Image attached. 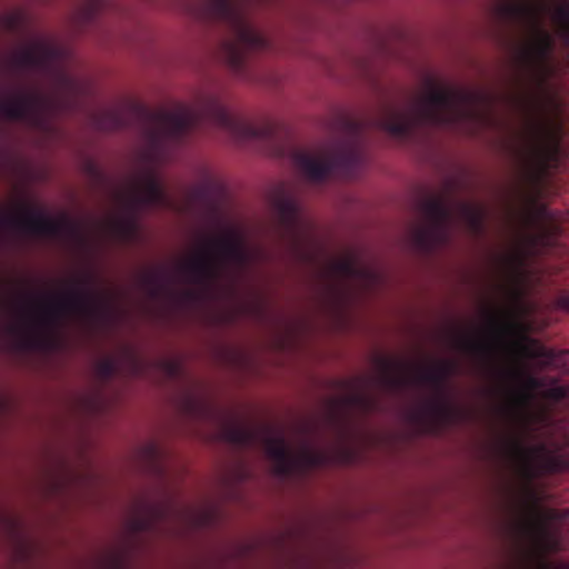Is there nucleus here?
<instances>
[{"label":"nucleus","instance_id":"obj_14","mask_svg":"<svg viewBox=\"0 0 569 569\" xmlns=\"http://www.w3.org/2000/svg\"><path fill=\"white\" fill-rule=\"evenodd\" d=\"M273 208L281 237L291 244L298 246L306 231L298 202L282 188L274 197Z\"/></svg>","mask_w":569,"mask_h":569},{"label":"nucleus","instance_id":"obj_27","mask_svg":"<svg viewBox=\"0 0 569 569\" xmlns=\"http://www.w3.org/2000/svg\"><path fill=\"white\" fill-rule=\"evenodd\" d=\"M208 193H209L208 184L198 186L192 190V197L196 200H202V199L207 198Z\"/></svg>","mask_w":569,"mask_h":569},{"label":"nucleus","instance_id":"obj_28","mask_svg":"<svg viewBox=\"0 0 569 569\" xmlns=\"http://www.w3.org/2000/svg\"><path fill=\"white\" fill-rule=\"evenodd\" d=\"M346 402L348 403H363V405H367L368 400L363 397V396H360V395H355V396H350L346 399Z\"/></svg>","mask_w":569,"mask_h":569},{"label":"nucleus","instance_id":"obj_17","mask_svg":"<svg viewBox=\"0 0 569 569\" xmlns=\"http://www.w3.org/2000/svg\"><path fill=\"white\" fill-rule=\"evenodd\" d=\"M333 271L348 280H365L373 282L377 280V273L368 267L359 263L355 257H346L337 260L332 264Z\"/></svg>","mask_w":569,"mask_h":569},{"label":"nucleus","instance_id":"obj_18","mask_svg":"<svg viewBox=\"0 0 569 569\" xmlns=\"http://www.w3.org/2000/svg\"><path fill=\"white\" fill-rule=\"evenodd\" d=\"M455 346L471 356L481 360H487L491 357L493 345L489 339L475 337L470 333L460 332L453 337Z\"/></svg>","mask_w":569,"mask_h":569},{"label":"nucleus","instance_id":"obj_25","mask_svg":"<svg viewBox=\"0 0 569 569\" xmlns=\"http://www.w3.org/2000/svg\"><path fill=\"white\" fill-rule=\"evenodd\" d=\"M449 386V379L458 372L459 365L455 360H440L433 365Z\"/></svg>","mask_w":569,"mask_h":569},{"label":"nucleus","instance_id":"obj_16","mask_svg":"<svg viewBox=\"0 0 569 569\" xmlns=\"http://www.w3.org/2000/svg\"><path fill=\"white\" fill-rule=\"evenodd\" d=\"M458 214L466 224L467 230L475 237L485 232L487 209L478 203L460 201L457 204Z\"/></svg>","mask_w":569,"mask_h":569},{"label":"nucleus","instance_id":"obj_8","mask_svg":"<svg viewBox=\"0 0 569 569\" xmlns=\"http://www.w3.org/2000/svg\"><path fill=\"white\" fill-rule=\"evenodd\" d=\"M296 167L312 181H323L331 174L353 179L366 163V153L357 136L338 143L331 151L317 157L303 150L292 154Z\"/></svg>","mask_w":569,"mask_h":569},{"label":"nucleus","instance_id":"obj_4","mask_svg":"<svg viewBox=\"0 0 569 569\" xmlns=\"http://www.w3.org/2000/svg\"><path fill=\"white\" fill-rule=\"evenodd\" d=\"M493 10L500 21L527 36L520 48L521 63L532 71L547 72L555 49V38L543 22L550 7L531 0H496Z\"/></svg>","mask_w":569,"mask_h":569},{"label":"nucleus","instance_id":"obj_15","mask_svg":"<svg viewBox=\"0 0 569 569\" xmlns=\"http://www.w3.org/2000/svg\"><path fill=\"white\" fill-rule=\"evenodd\" d=\"M57 57V48L44 41L37 40L31 46L12 52L7 62L8 67L13 71L46 70Z\"/></svg>","mask_w":569,"mask_h":569},{"label":"nucleus","instance_id":"obj_24","mask_svg":"<svg viewBox=\"0 0 569 569\" xmlns=\"http://www.w3.org/2000/svg\"><path fill=\"white\" fill-rule=\"evenodd\" d=\"M96 370L101 379L109 380L116 376L118 371V363L112 358H104L97 363Z\"/></svg>","mask_w":569,"mask_h":569},{"label":"nucleus","instance_id":"obj_5","mask_svg":"<svg viewBox=\"0 0 569 569\" xmlns=\"http://www.w3.org/2000/svg\"><path fill=\"white\" fill-rule=\"evenodd\" d=\"M251 253L243 239L233 231L220 237H204L197 254L180 266L186 280L207 287L216 282L227 268L244 269Z\"/></svg>","mask_w":569,"mask_h":569},{"label":"nucleus","instance_id":"obj_10","mask_svg":"<svg viewBox=\"0 0 569 569\" xmlns=\"http://www.w3.org/2000/svg\"><path fill=\"white\" fill-rule=\"evenodd\" d=\"M263 448L273 462L274 472L280 477L306 473L329 463V453L325 450L303 447L293 452L283 436H266Z\"/></svg>","mask_w":569,"mask_h":569},{"label":"nucleus","instance_id":"obj_23","mask_svg":"<svg viewBox=\"0 0 569 569\" xmlns=\"http://www.w3.org/2000/svg\"><path fill=\"white\" fill-rule=\"evenodd\" d=\"M169 276L164 270L148 271L141 276V283L151 298H158L166 289Z\"/></svg>","mask_w":569,"mask_h":569},{"label":"nucleus","instance_id":"obj_20","mask_svg":"<svg viewBox=\"0 0 569 569\" xmlns=\"http://www.w3.org/2000/svg\"><path fill=\"white\" fill-rule=\"evenodd\" d=\"M506 447L509 456L521 466L526 475L530 473L533 456L543 449L542 446L526 447L518 438L508 439Z\"/></svg>","mask_w":569,"mask_h":569},{"label":"nucleus","instance_id":"obj_19","mask_svg":"<svg viewBox=\"0 0 569 569\" xmlns=\"http://www.w3.org/2000/svg\"><path fill=\"white\" fill-rule=\"evenodd\" d=\"M382 367V383L389 389H399L406 386L409 377L405 373L407 370L406 365L390 359H380Z\"/></svg>","mask_w":569,"mask_h":569},{"label":"nucleus","instance_id":"obj_2","mask_svg":"<svg viewBox=\"0 0 569 569\" xmlns=\"http://www.w3.org/2000/svg\"><path fill=\"white\" fill-rule=\"evenodd\" d=\"M486 99L480 90L447 87L427 77L423 91L412 96L405 110L386 107L379 124L391 136L403 139L421 126L458 129L480 117L475 106Z\"/></svg>","mask_w":569,"mask_h":569},{"label":"nucleus","instance_id":"obj_13","mask_svg":"<svg viewBox=\"0 0 569 569\" xmlns=\"http://www.w3.org/2000/svg\"><path fill=\"white\" fill-rule=\"evenodd\" d=\"M49 100L38 91H17L0 99V116L39 128L44 122Z\"/></svg>","mask_w":569,"mask_h":569},{"label":"nucleus","instance_id":"obj_30","mask_svg":"<svg viewBox=\"0 0 569 569\" xmlns=\"http://www.w3.org/2000/svg\"><path fill=\"white\" fill-rule=\"evenodd\" d=\"M559 305L569 311V295H565L562 297H560L559 299Z\"/></svg>","mask_w":569,"mask_h":569},{"label":"nucleus","instance_id":"obj_1","mask_svg":"<svg viewBox=\"0 0 569 569\" xmlns=\"http://www.w3.org/2000/svg\"><path fill=\"white\" fill-rule=\"evenodd\" d=\"M203 120L212 122L239 140L273 141L279 130L278 124L271 121L260 124L249 122L230 112L216 97H210L202 107H179L172 111H154L141 103L132 102L99 114L97 127L103 131L137 127L150 149L159 152L167 143L180 142Z\"/></svg>","mask_w":569,"mask_h":569},{"label":"nucleus","instance_id":"obj_29","mask_svg":"<svg viewBox=\"0 0 569 569\" xmlns=\"http://www.w3.org/2000/svg\"><path fill=\"white\" fill-rule=\"evenodd\" d=\"M542 569H569V562L546 563Z\"/></svg>","mask_w":569,"mask_h":569},{"label":"nucleus","instance_id":"obj_31","mask_svg":"<svg viewBox=\"0 0 569 569\" xmlns=\"http://www.w3.org/2000/svg\"><path fill=\"white\" fill-rule=\"evenodd\" d=\"M331 419L333 420V422L340 423V418L337 412L331 413Z\"/></svg>","mask_w":569,"mask_h":569},{"label":"nucleus","instance_id":"obj_9","mask_svg":"<svg viewBox=\"0 0 569 569\" xmlns=\"http://www.w3.org/2000/svg\"><path fill=\"white\" fill-rule=\"evenodd\" d=\"M420 211L422 221L412 228L411 237L420 251L431 253L450 240L452 209L442 198L430 197Z\"/></svg>","mask_w":569,"mask_h":569},{"label":"nucleus","instance_id":"obj_22","mask_svg":"<svg viewBox=\"0 0 569 569\" xmlns=\"http://www.w3.org/2000/svg\"><path fill=\"white\" fill-rule=\"evenodd\" d=\"M530 130H531L530 134H531L532 147L535 149V152L539 157H546L547 153L549 152V150L546 146L545 140L550 137L557 139L556 136H558V133L561 132V127H557L553 130V129L549 128V126L546 123L532 122Z\"/></svg>","mask_w":569,"mask_h":569},{"label":"nucleus","instance_id":"obj_12","mask_svg":"<svg viewBox=\"0 0 569 569\" xmlns=\"http://www.w3.org/2000/svg\"><path fill=\"white\" fill-rule=\"evenodd\" d=\"M413 378L419 383L430 386L432 397L425 403V412L439 423H450L461 416V410L449 397V386L435 366L418 367Z\"/></svg>","mask_w":569,"mask_h":569},{"label":"nucleus","instance_id":"obj_26","mask_svg":"<svg viewBox=\"0 0 569 569\" xmlns=\"http://www.w3.org/2000/svg\"><path fill=\"white\" fill-rule=\"evenodd\" d=\"M508 328H509V323L503 321L500 317L490 316L489 329H490V333L493 338H499Z\"/></svg>","mask_w":569,"mask_h":569},{"label":"nucleus","instance_id":"obj_21","mask_svg":"<svg viewBox=\"0 0 569 569\" xmlns=\"http://www.w3.org/2000/svg\"><path fill=\"white\" fill-rule=\"evenodd\" d=\"M222 437L233 446L248 448L256 442L258 433L252 428L237 423H228L222 429Z\"/></svg>","mask_w":569,"mask_h":569},{"label":"nucleus","instance_id":"obj_32","mask_svg":"<svg viewBox=\"0 0 569 569\" xmlns=\"http://www.w3.org/2000/svg\"><path fill=\"white\" fill-rule=\"evenodd\" d=\"M184 296H186L188 299H191V298H193L194 293H193V291H191V290H187V291L184 292Z\"/></svg>","mask_w":569,"mask_h":569},{"label":"nucleus","instance_id":"obj_3","mask_svg":"<svg viewBox=\"0 0 569 569\" xmlns=\"http://www.w3.org/2000/svg\"><path fill=\"white\" fill-rule=\"evenodd\" d=\"M250 1L201 0L199 8L200 17L222 23L229 30V37L221 43V54L227 64L239 74L244 71L250 52L269 48V41L248 19Z\"/></svg>","mask_w":569,"mask_h":569},{"label":"nucleus","instance_id":"obj_11","mask_svg":"<svg viewBox=\"0 0 569 569\" xmlns=\"http://www.w3.org/2000/svg\"><path fill=\"white\" fill-rule=\"evenodd\" d=\"M20 209L22 214L1 212L0 221L2 226L31 237L58 238L76 232L74 226L68 219H52L41 210L30 206H21Z\"/></svg>","mask_w":569,"mask_h":569},{"label":"nucleus","instance_id":"obj_6","mask_svg":"<svg viewBox=\"0 0 569 569\" xmlns=\"http://www.w3.org/2000/svg\"><path fill=\"white\" fill-rule=\"evenodd\" d=\"M113 312V305L106 295L88 289L86 280H72L66 292L48 300L41 321L58 326L62 318L71 316L91 327H100L112 320Z\"/></svg>","mask_w":569,"mask_h":569},{"label":"nucleus","instance_id":"obj_7","mask_svg":"<svg viewBox=\"0 0 569 569\" xmlns=\"http://www.w3.org/2000/svg\"><path fill=\"white\" fill-rule=\"evenodd\" d=\"M122 214L114 218L111 228L122 241H132L139 232V214L148 207H166L168 199L162 184L153 170H146L138 176L128 190L118 196Z\"/></svg>","mask_w":569,"mask_h":569}]
</instances>
